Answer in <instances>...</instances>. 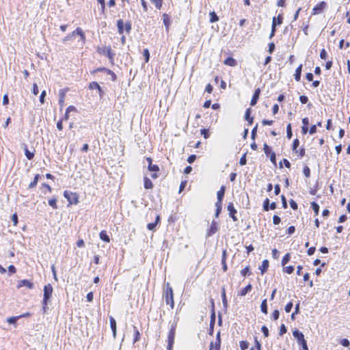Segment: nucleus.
<instances>
[{"label":"nucleus","mask_w":350,"mask_h":350,"mask_svg":"<svg viewBox=\"0 0 350 350\" xmlns=\"http://www.w3.org/2000/svg\"><path fill=\"white\" fill-rule=\"evenodd\" d=\"M179 318L176 316L174 317V321L170 323V328L167 334V350H172L174 343V338L176 334V329L177 327Z\"/></svg>","instance_id":"f257e3e1"},{"label":"nucleus","mask_w":350,"mask_h":350,"mask_svg":"<svg viewBox=\"0 0 350 350\" xmlns=\"http://www.w3.org/2000/svg\"><path fill=\"white\" fill-rule=\"evenodd\" d=\"M163 297L165 299L166 304L170 305L171 308H174V301L173 289L170 286L169 283H167L166 284V288L163 293Z\"/></svg>","instance_id":"f03ea898"},{"label":"nucleus","mask_w":350,"mask_h":350,"mask_svg":"<svg viewBox=\"0 0 350 350\" xmlns=\"http://www.w3.org/2000/svg\"><path fill=\"white\" fill-rule=\"evenodd\" d=\"M293 336L297 340L298 345L301 347V350H308L307 341L301 332L295 329L293 331Z\"/></svg>","instance_id":"7ed1b4c3"},{"label":"nucleus","mask_w":350,"mask_h":350,"mask_svg":"<svg viewBox=\"0 0 350 350\" xmlns=\"http://www.w3.org/2000/svg\"><path fill=\"white\" fill-rule=\"evenodd\" d=\"M64 198L68 201L69 204H77L79 203V196L77 193L69 191H64Z\"/></svg>","instance_id":"20e7f679"},{"label":"nucleus","mask_w":350,"mask_h":350,"mask_svg":"<svg viewBox=\"0 0 350 350\" xmlns=\"http://www.w3.org/2000/svg\"><path fill=\"white\" fill-rule=\"evenodd\" d=\"M43 299L44 302L50 301L53 291V286L51 284H48L44 286Z\"/></svg>","instance_id":"39448f33"},{"label":"nucleus","mask_w":350,"mask_h":350,"mask_svg":"<svg viewBox=\"0 0 350 350\" xmlns=\"http://www.w3.org/2000/svg\"><path fill=\"white\" fill-rule=\"evenodd\" d=\"M327 6V3L325 1H321L318 4H317L312 9V14H319L323 12L325 8Z\"/></svg>","instance_id":"423d86ee"},{"label":"nucleus","mask_w":350,"mask_h":350,"mask_svg":"<svg viewBox=\"0 0 350 350\" xmlns=\"http://www.w3.org/2000/svg\"><path fill=\"white\" fill-rule=\"evenodd\" d=\"M221 342L220 332L219 331L216 335L215 344L213 341L210 343L209 350H213V349H215V350H220Z\"/></svg>","instance_id":"0eeeda50"},{"label":"nucleus","mask_w":350,"mask_h":350,"mask_svg":"<svg viewBox=\"0 0 350 350\" xmlns=\"http://www.w3.org/2000/svg\"><path fill=\"white\" fill-rule=\"evenodd\" d=\"M227 210L229 213V216L232 218L234 221H237L238 218L236 216L237 210L235 209L232 202H229L227 206Z\"/></svg>","instance_id":"6e6552de"},{"label":"nucleus","mask_w":350,"mask_h":350,"mask_svg":"<svg viewBox=\"0 0 350 350\" xmlns=\"http://www.w3.org/2000/svg\"><path fill=\"white\" fill-rule=\"evenodd\" d=\"M89 88L90 90H96L98 91L100 98H102L105 94L104 90L100 87V85L96 81H92L89 85Z\"/></svg>","instance_id":"1a4fd4ad"},{"label":"nucleus","mask_w":350,"mask_h":350,"mask_svg":"<svg viewBox=\"0 0 350 350\" xmlns=\"http://www.w3.org/2000/svg\"><path fill=\"white\" fill-rule=\"evenodd\" d=\"M262 207L265 211H268L269 210L275 209L277 205L275 202L270 203L269 198H266L263 202Z\"/></svg>","instance_id":"9d476101"},{"label":"nucleus","mask_w":350,"mask_h":350,"mask_svg":"<svg viewBox=\"0 0 350 350\" xmlns=\"http://www.w3.org/2000/svg\"><path fill=\"white\" fill-rule=\"evenodd\" d=\"M100 53L106 55L110 62H113L116 54L112 51L111 46L105 47L103 49V51H100Z\"/></svg>","instance_id":"9b49d317"},{"label":"nucleus","mask_w":350,"mask_h":350,"mask_svg":"<svg viewBox=\"0 0 350 350\" xmlns=\"http://www.w3.org/2000/svg\"><path fill=\"white\" fill-rule=\"evenodd\" d=\"M22 286H26L29 289H32L34 287V284L31 281L24 279V280H21L18 281V286H17L18 288H19Z\"/></svg>","instance_id":"f8f14e48"},{"label":"nucleus","mask_w":350,"mask_h":350,"mask_svg":"<svg viewBox=\"0 0 350 350\" xmlns=\"http://www.w3.org/2000/svg\"><path fill=\"white\" fill-rule=\"evenodd\" d=\"M215 319H216L215 312L214 309L213 308L212 311H211V314L210 328L208 330V334L210 335H213V334L214 326H215Z\"/></svg>","instance_id":"ddd939ff"},{"label":"nucleus","mask_w":350,"mask_h":350,"mask_svg":"<svg viewBox=\"0 0 350 350\" xmlns=\"http://www.w3.org/2000/svg\"><path fill=\"white\" fill-rule=\"evenodd\" d=\"M217 223L215 220H213L211 224L209 229L207 231L206 236L211 237L217 231Z\"/></svg>","instance_id":"4468645a"},{"label":"nucleus","mask_w":350,"mask_h":350,"mask_svg":"<svg viewBox=\"0 0 350 350\" xmlns=\"http://www.w3.org/2000/svg\"><path fill=\"white\" fill-rule=\"evenodd\" d=\"M260 94V88H257L256 90H255L254 94L252 97L251 101H250L251 106L256 105V104L257 103L258 100L259 98Z\"/></svg>","instance_id":"2eb2a0df"},{"label":"nucleus","mask_w":350,"mask_h":350,"mask_svg":"<svg viewBox=\"0 0 350 350\" xmlns=\"http://www.w3.org/2000/svg\"><path fill=\"white\" fill-rule=\"evenodd\" d=\"M109 323H110V327H111V331L113 332V338H116V329H117L116 321L115 319L111 316L109 317Z\"/></svg>","instance_id":"dca6fc26"},{"label":"nucleus","mask_w":350,"mask_h":350,"mask_svg":"<svg viewBox=\"0 0 350 350\" xmlns=\"http://www.w3.org/2000/svg\"><path fill=\"white\" fill-rule=\"evenodd\" d=\"M73 36L75 37L76 35H78L80 36L81 38V40L83 41V42H85V33L83 31L82 29L80 28V27H77L75 31H73L72 33H71Z\"/></svg>","instance_id":"f3484780"},{"label":"nucleus","mask_w":350,"mask_h":350,"mask_svg":"<svg viewBox=\"0 0 350 350\" xmlns=\"http://www.w3.org/2000/svg\"><path fill=\"white\" fill-rule=\"evenodd\" d=\"M252 110L250 108H247L245 112V119L247 121L249 125H252L254 122V118L251 115Z\"/></svg>","instance_id":"a211bd4d"},{"label":"nucleus","mask_w":350,"mask_h":350,"mask_svg":"<svg viewBox=\"0 0 350 350\" xmlns=\"http://www.w3.org/2000/svg\"><path fill=\"white\" fill-rule=\"evenodd\" d=\"M224 64L227 66H230L232 67H234L237 66V63L235 59L232 57H228L224 62Z\"/></svg>","instance_id":"6ab92c4d"},{"label":"nucleus","mask_w":350,"mask_h":350,"mask_svg":"<svg viewBox=\"0 0 350 350\" xmlns=\"http://www.w3.org/2000/svg\"><path fill=\"white\" fill-rule=\"evenodd\" d=\"M269 260L265 259L262 262V265L259 267V269L260 270L261 274H264L268 269L269 267Z\"/></svg>","instance_id":"aec40b11"},{"label":"nucleus","mask_w":350,"mask_h":350,"mask_svg":"<svg viewBox=\"0 0 350 350\" xmlns=\"http://www.w3.org/2000/svg\"><path fill=\"white\" fill-rule=\"evenodd\" d=\"M162 16H163V24H164L166 29L167 30L171 25L170 17L166 13H164Z\"/></svg>","instance_id":"412c9836"},{"label":"nucleus","mask_w":350,"mask_h":350,"mask_svg":"<svg viewBox=\"0 0 350 350\" xmlns=\"http://www.w3.org/2000/svg\"><path fill=\"white\" fill-rule=\"evenodd\" d=\"M226 191V187L222 185L217 193V198L219 200H223Z\"/></svg>","instance_id":"4be33fe9"},{"label":"nucleus","mask_w":350,"mask_h":350,"mask_svg":"<svg viewBox=\"0 0 350 350\" xmlns=\"http://www.w3.org/2000/svg\"><path fill=\"white\" fill-rule=\"evenodd\" d=\"M301 71L302 64H300L295 70V73L294 75L295 81H299L301 80Z\"/></svg>","instance_id":"5701e85b"},{"label":"nucleus","mask_w":350,"mask_h":350,"mask_svg":"<svg viewBox=\"0 0 350 350\" xmlns=\"http://www.w3.org/2000/svg\"><path fill=\"white\" fill-rule=\"evenodd\" d=\"M99 237L102 241H103L106 243H109V241H110V238H109V235L107 234V232L106 230H102L99 234Z\"/></svg>","instance_id":"b1692460"},{"label":"nucleus","mask_w":350,"mask_h":350,"mask_svg":"<svg viewBox=\"0 0 350 350\" xmlns=\"http://www.w3.org/2000/svg\"><path fill=\"white\" fill-rule=\"evenodd\" d=\"M40 178H41V176L40 174H36L33 178V181H31L30 183V184L29 185L28 189H33V188L36 187L38 184V182Z\"/></svg>","instance_id":"393cba45"},{"label":"nucleus","mask_w":350,"mask_h":350,"mask_svg":"<svg viewBox=\"0 0 350 350\" xmlns=\"http://www.w3.org/2000/svg\"><path fill=\"white\" fill-rule=\"evenodd\" d=\"M260 310L262 313L267 314L268 313V308H267V299H264L260 304Z\"/></svg>","instance_id":"a878e982"},{"label":"nucleus","mask_w":350,"mask_h":350,"mask_svg":"<svg viewBox=\"0 0 350 350\" xmlns=\"http://www.w3.org/2000/svg\"><path fill=\"white\" fill-rule=\"evenodd\" d=\"M283 22V16L282 14H278L277 17L274 16L272 20V23L276 25H280Z\"/></svg>","instance_id":"bb28decb"},{"label":"nucleus","mask_w":350,"mask_h":350,"mask_svg":"<svg viewBox=\"0 0 350 350\" xmlns=\"http://www.w3.org/2000/svg\"><path fill=\"white\" fill-rule=\"evenodd\" d=\"M144 188L146 189H152L153 187V184L150 178L147 177H144Z\"/></svg>","instance_id":"cd10ccee"},{"label":"nucleus","mask_w":350,"mask_h":350,"mask_svg":"<svg viewBox=\"0 0 350 350\" xmlns=\"http://www.w3.org/2000/svg\"><path fill=\"white\" fill-rule=\"evenodd\" d=\"M252 289V284H247L245 288H243L241 292H240V295L241 296H245L246 295V294H247L249 292H250Z\"/></svg>","instance_id":"c85d7f7f"},{"label":"nucleus","mask_w":350,"mask_h":350,"mask_svg":"<svg viewBox=\"0 0 350 350\" xmlns=\"http://www.w3.org/2000/svg\"><path fill=\"white\" fill-rule=\"evenodd\" d=\"M117 27H118V33L120 34L123 33L124 28V23L122 19H120L117 21Z\"/></svg>","instance_id":"c756f323"},{"label":"nucleus","mask_w":350,"mask_h":350,"mask_svg":"<svg viewBox=\"0 0 350 350\" xmlns=\"http://www.w3.org/2000/svg\"><path fill=\"white\" fill-rule=\"evenodd\" d=\"M263 150L265 152V154L266 156L269 157L271 153H273L274 152L272 150V148L267 145L266 143L263 145Z\"/></svg>","instance_id":"7c9ffc66"},{"label":"nucleus","mask_w":350,"mask_h":350,"mask_svg":"<svg viewBox=\"0 0 350 350\" xmlns=\"http://www.w3.org/2000/svg\"><path fill=\"white\" fill-rule=\"evenodd\" d=\"M210 16V23H213L219 21V17L215 13V12H211L209 14Z\"/></svg>","instance_id":"2f4dec72"},{"label":"nucleus","mask_w":350,"mask_h":350,"mask_svg":"<svg viewBox=\"0 0 350 350\" xmlns=\"http://www.w3.org/2000/svg\"><path fill=\"white\" fill-rule=\"evenodd\" d=\"M133 329H134L133 342L135 343L136 342L139 341L140 339V333L135 326H133Z\"/></svg>","instance_id":"473e14b6"},{"label":"nucleus","mask_w":350,"mask_h":350,"mask_svg":"<svg viewBox=\"0 0 350 350\" xmlns=\"http://www.w3.org/2000/svg\"><path fill=\"white\" fill-rule=\"evenodd\" d=\"M291 260V254L289 253L286 254L282 259V265L284 267Z\"/></svg>","instance_id":"72a5a7b5"},{"label":"nucleus","mask_w":350,"mask_h":350,"mask_svg":"<svg viewBox=\"0 0 350 350\" xmlns=\"http://www.w3.org/2000/svg\"><path fill=\"white\" fill-rule=\"evenodd\" d=\"M25 154L29 160H31L34 157V152L29 151L26 146L25 148Z\"/></svg>","instance_id":"f704fd0d"},{"label":"nucleus","mask_w":350,"mask_h":350,"mask_svg":"<svg viewBox=\"0 0 350 350\" xmlns=\"http://www.w3.org/2000/svg\"><path fill=\"white\" fill-rule=\"evenodd\" d=\"M311 207L314 211L315 215H318L319 213V205L317 202H311Z\"/></svg>","instance_id":"c9c22d12"},{"label":"nucleus","mask_w":350,"mask_h":350,"mask_svg":"<svg viewBox=\"0 0 350 350\" xmlns=\"http://www.w3.org/2000/svg\"><path fill=\"white\" fill-rule=\"evenodd\" d=\"M299 146V140L296 138L293 140V144H292V150L295 152L296 153L298 152L297 148Z\"/></svg>","instance_id":"e433bc0d"},{"label":"nucleus","mask_w":350,"mask_h":350,"mask_svg":"<svg viewBox=\"0 0 350 350\" xmlns=\"http://www.w3.org/2000/svg\"><path fill=\"white\" fill-rule=\"evenodd\" d=\"M293 137V131L291 128V124L289 123L286 126V137L288 139H291Z\"/></svg>","instance_id":"4c0bfd02"},{"label":"nucleus","mask_w":350,"mask_h":350,"mask_svg":"<svg viewBox=\"0 0 350 350\" xmlns=\"http://www.w3.org/2000/svg\"><path fill=\"white\" fill-rule=\"evenodd\" d=\"M150 2L154 4L157 9L160 10L163 5V0H150Z\"/></svg>","instance_id":"58836bf2"},{"label":"nucleus","mask_w":350,"mask_h":350,"mask_svg":"<svg viewBox=\"0 0 350 350\" xmlns=\"http://www.w3.org/2000/svg\"><path fill=\"white\" fill-rule=\"evenodd\" d=\"M19 319H20V317H18V316L17 317H11L7 319V321L9 324L16 325L17 320Z\"/></svg>","instance_id":"ea45409f"},{"label":"nucleus","mask_w":350,"mask_h":350,"mask_svg":"<svg viewBox=\"0 0 350 350\" xmlns=\"http://www.w3.org/2000/svg\"><path fill=\"white\" fill-rule=\"evenodd\" d=\"M143 55L144 57L145 62L148 63L150 59V52L148 49H144L143 51Z\"/></svg>","instance_id":"a19ab883"},{"label":"nucleus","mask_w":350,"mask_h":350,"mask_svg":"<svg viewBox=\"0 0 350 350\" xmlns=\"http://www.w3.org/2000/svg\"><path fill=\"white\" fill-rule=\"evenodd\" d=\"M148 169L150 172H157L159 170V167L157 165L152 164L148 165Z\"/></svg>","instance_id":"79ce46f5"},{"label":"nucleus","mask_w":350,"mask_h":350,"mask_svg":"<svg viewBox=\"0 0 350 350\" xmlns=\"http://www.w3.org/2000/svg\"><path fill=\"white\" fill-rule=\"evenodd\" d=\"M49 204L54 209L57 208V199L55 198L50 199L49 200Z\"/></svg>","instance_id":"37998d69"},{"label":"nucleus","mask_w":350,"mask_h":350,"mask_svg":"<svg viewBox=\"0 0 350 350\" xmlns=\"http://www.w3.org/2000/svg\"><path fill=\"white\" fill-rule=\"evenodd\" d=\"M239 346L241 350H245L249 347V342L245 340H241L239 343Z\"/></svg>","instance_id":"c03bdc74"},{"label":"nucleus","mask_w":350,"mask_h":350,"mask_svg":"<svg viewBox=\"0 0 350 350\" xmlns=\"http://www.w3.org/2000/svg\"><path fill=\"white\" fill-rule=\"evenodd\" d=\"M200 133L205 139H208L210 136L209 131L207 129H202L200 130Z\"/></svg>","instance_id":"a18cd8bd"},{"label":"nucleus","mask_w":350,"mask_h":350,"mask_svg":"<svg viewBox=\"0 0 350 350\" xmlns=\"http://www.w3.org/2000/svg\"><path fill=\"white\" fill-rule=\"evenodd\" d=\"M294 267L292 265L284 267L283 269V271L288 274L292 273L294 271Z\"/></svg>","instance_id":"49530a36"},{"label":"nucleus","mask_w":350,"mask_h":350,"mask_svg":"<svg viewBox=\"0 0 350 350\" xmlns=\"http://www.w3.org/2000/svg\"><path fill=\"white\" fill-rule=\"evenodd\" d=\"M299 313V302L296 304L294 312L291 314V319H295V315Z\"/></svg>","instance_id":"de8ad7c7"},{"label":"nucleus","mask_w":350,"mask_h":350,"mask_svg":"<svg viewBox=\"0 0 350 350\" xmlns=\"http://www.w3.org/2000/svg\"><path fill=\"white\" fill-rule=\"evenodd\" d=\"M221 299H222V304H223L224 308L227 309V308H228V301H227L226 293H221Z\"/></svg>","instance_id":"09e8293b"},{"label":"nucleus","mask_w":350,"mask_h":350,"mask_svg":"<svg viewBox=\"0 0 350 350\" xmlns=\"http://www.w3.org/2000/svg\"><path fill=\"white\" fill-rule=\"evenodd\" d=\"M282 163L284 164L286 167H287V168L291 167V163L289 162V161L286 159H283L282 162V161L280 162V168L282 167Z\"/></svg>","instance_id":"8fccbe9b"},{"label":"nucleus","mask_w":350,"mask_h":350,"mask_svg":"<svg viewBox=\"0 0 350 350\" xmlns=\"http://www.w3.org/2000/svg\"><path fill=\"white\" fill-rule=\"evenodd\" d=\"M287 329L284 324H282L280 327L279 335L280 336H283L285 333H286Z\"/></svg>","instance_id":"3c124183"},{"label":"nucleus","mask_w":350,"mask_h":350,"mask_svg":"<svg viewBox=\"0 0 350 350\" xmlns=\"http://www.w3.org/2000/svg\"><path fill=\"white\" fill-rule=\"evenodd\" d=\"M257 129H258V124H256V126L252 130L251 138L253 140H255V138L256 137Z\"/></svg>","instance_id":"603ef678"},{"label":"nucleus","mask_w":350,"mask_h":350,"mask_svg":"<svg viewBox=\"0 0 350 350\" xmlns=\"http://www.w3.org/2000/svg\"><path fill=\"white\" fill-rule=\"evenodd\" d=\"M65 94L63 92L59 93V104L61 107H63L64 102Z\"/></svg>","instance_id":"864d4df0"},{"label":"nucleus","mask_w":350,"mask_h":350,"mask_svg":"<svg viewBox=\"0 0 350 350\" xmlns=\"http://www.w3.org/2000/svg\"><path fill=\"white\" fill-rule=\"evenodd\" d=\"M74 39V36L72 33H69L68 35H67L63 40H62V42L64 43H66L68 42V41H72Z\"/></svg>","instance_id":"5fc2aeb1"},{"label":"nucleus","mask_w":350,"mask_h":350,"mask_svg":"<svg viewBox=\"0 0 350 350\" xmlns=\"http://www.w3.org/2000/svg\"><path fill=\"white\" fill-rule=\"evenodd\" d=\"M246 154L247 152L244 153L243 155L241 157L239 160V164L241 165H245L247 163Z\"/></svg>","instance_id":"6e6d98bb"},{"label":"nucleus","mask_w":350,"mask_h":350,"mask_svg":"<svg viewBox=\"0 0 350 350\" xmlns=\"http://www.w3.org/2000/svg\"><path fill=\"white\" fill-rule=\"evenodd\" d=\"M293 302L290 301L288 302L286 306H285V308H284V310H285V312L286 313H288L291 311L292 308H293Z\"/></svg>","instance_id":"4d7b16f0"},{"label":"nucleus","mask_w":350,"mask_h":350,"mask_svg":"<svg viewBox=\"0 0 350 350\" xmlns=\"http://www.w3.org/2000/svg\"><path fill=\"white\" fill-rule=\"evenodd\" d=\"M289 204H290L291 208L293 210H297L298 208V205H297V202L293 199H291L289 201Z\"/></svg>","instance_id":"13d9d810"},{"label":"nucleus","mask_w":350,"mask_h":350,"mask_svg":"<svg viewBox=\"0 0 350 350\" xmlns=\"http://www.w3.org/2000/svg\"><path fill=\"white\" fill-rule=\"evenodd\" d=\"M303 173L306 177H307V178L310 177V170L309 167L305 166L303 169Z\"/></svg>","instance_id":"bf43d9fd"},{"label":"nucleus","mask_w":350,"mask_h":350,"mask_svg":"<svg viewBox=\"0 0 350 350\" xmlns=\"http://www.w3.org/2000/svg\"><path fill=\"white\" fill-rule=\"evenodd\" d=\"M251 272H250V268L249 267H245L243 269H242L241 271V275L243 276H246V275H250Z\"/></svg>","instance_id":"052dcab7"},{"label":"nucleus","mask_w":350,"mask_h":350,"mask_svg":"<svg viewBox=\"0 0 350 350\" xmlns=\"http://www.w3.org/2000/svg\"><path fill=\"white\" fill-rule=\"evenodd\" d=\"M280 317V312L278 310H275L273 313H272V316H271V318L274 320V321H276Z\"/></svg>","instance_id":"680f3d73"},{"label":"nucleus","mask_w":350,"mask_h":350,"mask_svg":"<svg viewBox=\"0 0 350 350\" xmlns=\"http://www.w3.org/2000/svg\"><path fill=\"white\" fill-rule=\"evenodd\" d=\"M157 226V224L155 222L149 223L147 225V228L149 230L154 231V230H155Z\"/></svg>","instance_id":"e2e57ef3"},{"label":"nucleus","mask_w":350,"mask_h":350,"mask_svg":"<svg viewBox=\"0 0 350 350\" xmlns=\"http://www.w3.org/2000/svg\"><path fill=\"white\" fill-rule=\"evenodd\" d=\"M281 222V219L278 215H273V223L274 225H278Z\"/></svg>","instance_id":"0e129e2a"},{"label":"nucleus","mask_w":350,"mask_h":350,"mask_svg":"<svg viewBox=\"0 0 350 350\" xmlns=\"http://www.w3.org/2000/svg\"><path fill=\"white\" fill-rule=\"evenodd\" d=\"M261 332L263 333V335L265 337L269 336V329L267 328V326H265V325L262 326Z\"/></svg>","instance_id":"69168bd1"},{"label":"nucleus","mask_w":350,"mask_h":350,"mask_svg":"<svg viewBox=\"0 0 350 350\" xmlns=\"http://www.w3.org/2000/svg\"><path fill=\"white\" fill-rule=\"evenodd\" d=\"M327 57V53L325 49H323L320 52V58L321 59H325Z\"/></svg>","instance_id":"338daca9"},{"label":"nucleus","mask_w":350,"mask_h":350,"mask_svg":"<svg viewBox=\"0 0 350 350\" xmlns=\"http://www.w3.org/2000/svg\"><path fill=\"white\" fill-rule=\"evenodd\" d=\"M299 101L302 104H306L308 101V96H306L305 95H301L299 96Z\"/></svg>","instance_id":"774afa93"}]
</instances>
